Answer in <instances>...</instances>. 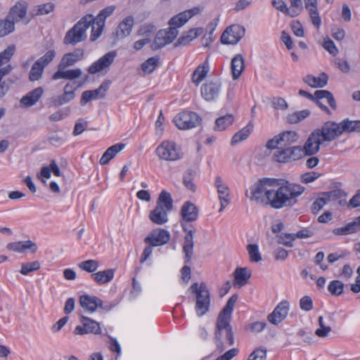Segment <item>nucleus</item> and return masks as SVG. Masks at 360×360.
I'll return each mask as SVG.
<instances>
[{
  "mask_svg": "<svg viewBox=\"0 0 360 360\" xmlns=\"http://www.w3.org/2000/svg\"><path fill=\"white\" fill-rule=\"evenodd\" d=\"M305 188L282 179L264 178L245 191L252 202L280 210L294 206Z\"/></svg>",
  "mask_w": 360,
  "mask_h": 360,
  "instance_id": "f257e3e1",
  "label": "nucleus"
},
{
  "mask_svg": "<svg viewBox=\"0 0 360 360\" xmlns=\"http://www.w3.org/2000/svg\"><path fill=\"white\" fill-rule=\"evenodd\" d=\"M237 299V295H233L217 319L214 340L217 350L220 353L234 344V335L230 321Z\"/></svg>",
  "mask_w": 360,
  "mask_h": 360,
  "instance_id": "f03ea898",
  "label": "nucleus"
},
{
  "mask_svg": "<svg viewBox=\"0 0 360 360\" xmlns=\"http://www.w3.org/2000/svg\"><path fill=\"white\" fill-rule=\"evenodd\" d=\"M173 210V200L169 193L162 191L157 200L156 207L150 212L148 218L155 224L162 225L168 220V212Z\"/></svg>",
  "mask_w": 360,
  "mask_h": 360,
  "instance_id": "7ed1b4c3",
  "label": "nucleus"
},
{
  "mask_svg": "<svg viewBox=\"0 0 360 360\" xmlns=\"http://www.w3.org/2000/svg\"><path fill=\"white\" fill-rule=\"evenodd\" d=\"M94 20V15L91 14L86 15L81 18L70 30H69L63 39V43L66 45H75L85 40L86 38V32L91 26Z\"/></svg>",
  "mask_w": 360,
  "mask_h": 360,
  "instance_id": "20e7f679",
  "label": "nucleus"
},
{
  "mask_svg": "<svg viewBox=\"0 0 360 360\" xmlns=\"http://www.w3.org/2000/svg\"><path fill=\"white\" fill-rule=\"evenodd\" d=\"M160 159L165 161H176L182 158L183 153L176 143L165 141L156 148Z\"/></svg>",
  "mask_w": 360,
  "mask_h": 360,
  "instance_id": "39448f33",
  "label": "nucleus"
},
{
  "mask_svg": "<svg viewBox=\"0 0 360 360\" xmlns=\"http://www.w3.org/2000/svg\"><path fill=\"white\" fill-rule=\"evenodd\" d=\"M79 303L85 311L90 314L95 312L98 308L108 311L113 307L112 304L104 303L99 297L89 295H81Z\"/></svg>",
  "mask_w": 360,
  "mask_h": 360,
  "instance_id": "423d86ee",
  "label": "nucleus"
},
{
  "mask_svg": "<svg viewBox=\"0 0 360 360\" xmlns=\"http://www.w3.org/2000/svg\"><path fill=\"white\" fill-rule=\"evenodd\" d=\"M115 10V6H109L102 9L97 16L94 17L92 24L91 34L90 36V40L91 41H96L102 34L105 19L110 16Z\"/></svg>",
  "mask_w": 360,
  "mask_h": 360,
  "instance_id": "0eeeda50",
  "label": "nucleus"
},
{
  "mask_svg": "<svg viewBox=\"0 0 360 360\" xmlns=\"http://www.w3.org/2000/svg\"><path fill=\"white\" fill-rule=\"evenodd\" d=\"M77 89V86L70 83H67L63 88V93L49 98L47 105L49 107L57 108L71 102L76 97Z\"/></svg>",
  "mask_w": 360,
  "mask_h": 360,
  "instance_id": "6e6552de",
  "label": "nucleus"
},
{
  "mask_svg": "<svg viewBox=\"0 0 360 360\" xmlns=\"http://www.w3.org/2000/svg\"><path fill=\"white\" fill-rule=\"evenodd\" d=\"M201 119L198 114L191 111H184L176 115L173 120L176 127L181 130H186L197 127Z\"/></svg>",
  "mask_w": 360,
  "mask_h": 360,
  "instance_id": "1a4fd4ad",
  "label": "nucleus"
},
{
  "mask_svg": "<svg viewBox=\"0 0 360 360\" xmlns=\"http://www.w3.org/2000/svg\"><path fill=\"white\" fill-rule=\"evenodd\" d=\"M323 142H330L340 136L342 132L340 123L332 121L325 122L321 129H316Z\"/></svg>",
  "mask_w": 360,
  "mask_h": 360,
  "instance_id": "9d476101",
  "label": "nucleus"
},
{
  "mask_svg": "<svg viewBox=\"0 0 360 360\" xmlns=\"http://www.w3.org/2000/svg\"><path fill=\"white\" fill-rule=\"evenodd\" d=\"M178 34V30H176L174 27L159 30L151 45L152 49L158 50L170 44L177 37Z\"/></svg>",
  "mask_w": 360,
  "mask_h": 360,
  "instance_id": "9b49d317",
  "label": "nucleus"
},
{
  "mask_svg": "<svg viewBox=\"0 0 360 360\" xmlns=\"http://www.w3.org/2000/svg\"><path fill=\"white\" fill-rule=\"evenodd\" d=\"M195 297L196 313L202 316L208 311L210 304V292L205 283H200V290Z\"/></svg>",
  "mask_w": 360,
  "mask_h": 360,
  "instance_id": "f8f14e48",
  "label": "nucleus"
},
{
  "mask_svg": "<svg viewBox=\"0 0 360 360\" xmlns=\"http://www.w3.org/2000/svg\"><path fill=\"white\" fill-rule=\"evenodd\" d=\"M244 27L233 25L228 27L221 36V41L224 44H236L245 35Z\"/></svg>",
  "mask_w": 360,
  "mask_h": 360,
  "instance_id": "ddd939ff",
  "label": "nucleus"
},
{
  "mask_svg": "<svg viewBox=\"0 0 360 360\" xmlns=\"http://www.w3.org/2000/svg\"><path fill=\"white\" fill-rule=\"evenodd\" d=\"M170 233L163 229H155L145 238L144 242L150 246L157 247L167 244L170 240Z\"/></svg>",
  "mask_w": 360,
  "mask_h": 360,
  "instance_id": "4468645a",
  "label": "nucleus"
},
{
  "mask_svg": "<svg viewBox=\"0 0 360 360\" xmlns=\"http://www.w3.org/2000/svg\"><path fill=\"white\" fill-rule=\"evenodd\" d=\"M214 186L217 190L218 197L220 201L219 212H222L231 202L230 189L219 176H216L214 179Z\"/></svg>",
  "mask_w": 360,
  "mask_h": 360,
  "instance_id": "2eb2a0df",
  "label": "nucleus"
},
{
  "mask_svg": "<svg viewBox=\"0 0 360 360\" xmlns=\"http://www.w3.org/2000/svg\"><path fill=\"white\" fill-rule=\"evenodd\" d=\"M290 309L289 302L283 300L267 316L268 321L275 326L281 323L288 316Z\"/></svg>",
  "mask_w": 360,
  "mask_h": 360,
  "instance_id": "dca6fc26",
  "label": "nucleus"
},
{
  "mask_svg": "<svg viewBox=\"0 0 360 360\" xmlns=\"http://www.w3.org/2000/svg\"><path fill=\"white\" fill-rule=\"evenodd\" d=\"M110 86V82H103L99 88L94 90L84 91L82 94L80 103L85 105L88 102L94 99L101 98L105 96Z\"/></svg>",
  "mask_w": 360,
  "mask_h": 360,
  "instance_id": "f3484780",
  "label": "nucleus"
},
{
  "mask_svg": "<svg viewBox=\"0 0 360 360\" xmlns=\"http://www.w3.org/2000/svg\"><path fill=\"white\" fill-rule=\"evenodd\" d=\"M221 84L219 81H210L202 84L201 95L207 101H214L220 94Z\"/></svg>",
  "mask_w": 360,
  "mask_h": 360,
  "instance_id": "a211bd4d",
  "label": "nucleus"
},
{
  "mask_svg": "<svg viewBox=\"0 0 360 360\" xmlns=\"http://www.w3.org/2000/svg\"><path fill=\"white\" fill-rule=\"evenodd\" d=\"M115 51H110L99 58L97 61L89 66L88 72L90 74H96L98 72L108 68L116 57Z\"/></svg>",
  "mask_w": 360,
  "mask_h": 360,
  "instance_id": "6ab92c4d",
  "label": "nucleus"
},
{
  "mask_svg": "<svg viewBox=\"0 0 360 360\" xmlns=\"http://www.w3.org/2000/svg\"><path fill=\"white\" fill-rule=\"evenodd\" d=\"M199 13L200 8L198 7H193V8L181 12L169 20V27H174L177 30V28L183 26L190 18Z\"/></svg>",
  "mask_w": 360,
  "mask_h": 360,
  "instance_id": "aec40b11",
  "label": "nucleus"
},
{
  "mask_svg": "<svg viewBox=\"0 0 360 360\" xmlns=\"http://www.w3.org/2000/svg\"><path fill=\"white\" fill-rule=\"evenodd\" d=\"M323 98L326 99L328 103L329 104L332 109H336L337 106L333 94L330 91L326 90L316 91V98L314 101H315L316 105L323 111H325L327 114L330 115L331 112L330 110L321 101V100Z\"/></svg>",
  "mask_w": 360,
  "mask_h": 360,
  "instance_id": "412c9836",
  "label": "nucleus"
},
{
  "mask_svg": "<svg viewBox=\"0 0 360 360\" xmlns=\"http://www.w3.org/2000/svg\"><path fill=\"white\" fill-rule=\"evenodd\" d=\"M323 143L319 132L314 131L304 143L303 151L307 155H312L317 153L320 150V145Z\"/></svg>",
  "mask_w": 360,
  "mask_h": 360,
  "instance_id": "4be33fe9",
  "label": "nucleus"
},
{
  "mask_svg": "<svg viewBox=\"0 0 360 360\" xmlns=\"http://www.w3.org/2000/svg\"><path fill=\"white\" fill-rule=\"evenodd\" d=\"M27 4L26 2H17L12 6L6 17L15 26V22L23 20L27 14Z\"/></svg>",
  "mask_w": 360,
  "mask_h": 360,
  "instance_id": "5701e85b",
  "label": "nucleus"
},
{
  "mask_svg": "<svg viewBox=\"0 0 360 360\" xmlns=\"http://www.w3.org/2000/svg\"><path fill=\"white\" fill-rule=\"evenodd\" d=\"M342 192L340 190H333L328 193H323L322 196L318 198L311 205V210L314 214L319 212L331 198L341 197Z\"/></svg>",
  "mask_w": 360,
  "mask_h": 360,
  "instance_id": "b1692460",
  "label": "nucleus"
},
{
  "mask_svg": "<svg viewBox=\"0 0 360 360\" xmlns=\"http://www.w3.org/2000/svg\"><path fill=\"white\" fill-rule=\"evenodd\" d=\"M134 25V19L129 15L124 18L117 25L115 35L117 39H124L128 37Z\"/></svg>",
  "mask_w": 360,
  "mask_h": 360,
  "instance_id": "393cba45",
  "label": "nucleus"
},
{
  "mask_svg": "<svg viewBox=\"0 0 360 360\" xmlns=\"http://www.w3.org/2000/svg\"><path fill=\"white\" fill-rule=\"evenodd\" d=\"M6 248L10 251L18 253H22L27 250H30L32 253H35L38 249L37 244L30 240L9 243L6 245Z\"/></svg>",
  "mask_w": 360,
  "mask_h": 360,
  "instance_id": "a878e982",
  "label": "nucleus"
},
{
  "mask_svg": "<svg viewBox=\"0 0 360 360\" xmlns=\"http://www.w3.org/2000/svg\"><path fill=\"white\" fill-rule=\"evenodd\" d=\"M44 90L41 86H39L32 91L28 92L20 100L22 106L29 108L34 105L44 94Z\"/></svg>",
  "mask_w": 360,
  "mask_h": 360,
  "instance_id": "bb28decb",
  "label": "nucleus"
},
{
  "mask_svg": "<svg viewBox=\"0 0 360 360\" xmlns=\"http://www.w3.org/2000/svg\"><path fill=\"white\" fill-rule=\"evenodd\" d=\"M180 214L181 221H184V222H192L197 220L198 210L193 203L187 201L181 207Z\"/></svg>",
  "mask_w": 360,
  "mask_h": 360,
  "instance_id": "cd10ccee",
  "label": "nucleus"
},
{
  "mask_svg": "<svg viewBox=\"0 0 360 360\" xmlns=\"http://www.w3.org/2000/svg\"><path fill=\"white\" fill-rule=\"evenodd\" d=\"M84 56V50L78 49L73 52L65 53L61 58L58 66L62 68L74 65L77 61L82 59Z\"/></svg>",
  "mask_w": 360,
  "mask_h": 360,
  "instance_id": "c85d7f7f",
  "label": "nucleus"
},
{
  "mask_svg": "<svg viewBox=\"0 0 360 360\" xmlns=\"http://www.w3.org/2000/svg\"><path fill=\"white\" fill-rule=\"evenodd\" d=\"M233 286L240 288L248 283L252 276V271L247 267H238L234 271Z\"/></svg>",
  "mask_w": 360,
  "mask_h": 360,
  "instance_id": "c756f323",
  "label": "nucleus"
},
{
  "mask_svg": "<svg viewBox=\"0 0 360 360\" xmlns=\"http://www.w3.org/2000/svg\"><path fill=\"white\" fill-rule=\"evenodd\" d=\"M82 74V71L79 68L73 70H66L58 66V70L53 74L52 78L54 80L64 79H75L79 78Z\"/></svg>",
  "mask_w": 360,
  "mask_h": 360,
  "instance_id": "7c9ffc66",
  "label": "nucleus"
},
{
  "mask_svg": "<svg viewBox=\"0 0 360 360\" xmlns=\"http://www.w3.org/2000/svg\"><path fill=\"white\" fill-rule=\"evenodd\" d=\"M125 148V144L119 143L109 147L100 159V164L104 165L108 164L117 153Z\"/></svg>",
  "mask_w": 360,
  "mask_h": 360,
  "instance_id": "2f4dec72",
  "label": "nucleus"
},
{
  "mask_svg": "<svg viewBox=\"0 0 360 360\" xmlns=\"http://www.w3.org/2000/svg\"><path fill=\"white\" fill-rule=\"evenodd\" d=\"M194 235L189 231L188 234H185L184 237V244L182 247L183 252L185 255V262L188 263L191 262L193 255L194 249Z\"/></svg>",
  "mask_w": 360,
  "mask_h": 360,
  "instance_id": "473e14b6",
  "label": "nucleus"
},
{
  "mask_svg": "<svg viewBox=\"0 0 360 360\" xmlns=\"http://www.w3.org/2000/svg\"><path fill=\"white\" fill-rule=\"evenodd\" d=\"M245 68L244 58L241 54L236 55L231 60V73L234 80L238 79Z\"/></svg>",
  "mask_w": 360,
  "mask_h": 360,
  "instance_id": "72a5a7b5",
  "label": "nucleus"
},
{
  "mask_svg": "<svg viewBox=\"0 0 360 360\" xmlns=\"http://www.w3.org/2000/svg\"><path fill=\"white\" fill-rule=\"evenodd\" d=\"M115 275V269H108L104 271H100L91 274L92 279L99 285H103L110 282Z\"/></svg>",
  "mask_w": 360,
  "mask_h": 360,
  "instance_id": "f704fd0d",
  "label": "nucleus"
},
{
  "mask_svg": "<svg viewBox=\"0 0 360 360\" xmlns=\"http://www.w3.org/2000/svg\"><path fill=\"white\" fill-rule=\"evenodd\" d=\"M203 32L202 28H193L191 29L188 32L184 33L182 36H181L176 44L175 46H186L191 41L200 35Z\"/></svg>",
  "mask_w": 360,
  "mask_h": 360,
  "instance_id": "c9c22d12",
  "label": "nucleus"
},
{
  "mask_svg": "<svg viewBox=\"0 0 360 360\" xmlns=\"http://www.w3.org/2000/svg\"><path fill=\"white\" fill-rule=\"evenodd\" d=\"M328 79V75L323 72L319 77L312 75H307L304 79V82L313 88H322L327 84Z\"/></svg>",
  "mask_w": 360,
  "mask_h": 360,
  "instance_id": "e433bc0d",
  "label": "nucleus"
},
{
  "mask_svg": "<svg viewBox=\"0 0 360 360\" xmlns=\"http://www.w3.org/2000/svg\"><path fill=\"white\" fill-rule=\"evenodd\" d=\"M279 141L281 143V148H288L298 141L299 135L295 131H287L280 134Z\"/></svg>",
  "mask_w": 360,
  "mask_h": 360,
  "instance_id": "4c0bfd02",
  "label": "nucleus"
},
{
  "mask_svg": "<svg viewBox=\"0 0 360 360\" xmlns=\"http://www.w3.org/2000/svg\"><path fill=\"white\" fill-rule=\"evenodd\" d=\"M209 71V63L205 60L202 65L197 67L193 73L192 79L197 86L205 78Z\"/></svg>",
  "mask_w": 360,
  "mask_h": 360,
  "instance_id": "58836bf2",
  "label": "nucleus"
},
{
  "mask_svg": "<svg viewBox=\"0 0 360 360\" xmlns=\"http://www.w3.org/2000/svg\"><path fill=\"white\" fill-rule=\"evenodd\" d=\"M81 323L84 325L88 333L98 335L101 333L100 323L89 317L82 316Z\"/></svg>",
  "mask_w": 360,
  "mask_h": 360,
  "instance_id": "ea45409f",
  "label": "nucleus"
},
{
  "mask_svg": "<svg viewBox=\"0 0 360 360\" xmlns=\"http://www.w3.org/2000/svg\"><path fill=\"white\" fill-rule=\"evenodd\" d=\"M253 127L252 122H250L245 127L236 133L232 137L231 144L233 145L246 139L252 131Z\"/></svg>",
  "mask_w": 360,
  "mask_h": 360,
  "instance_id": "a19ab883",
  "label": "nucleus"
},
{
  "mask_svg": "<svg viewBox=\"0 0 360 360\" xmlns=\"http://www.w3.org/2000/svg\"><path fill=\"white\" fill-rule=\"evenodd\" d=\"M234 121V117L232 114H227L217 118L215 121V126L214 129L215 131H224L228 127L231 126Z\"/></svg>",
  "mask_w": 360,
  "mask_h": 360,
  "instance_id": "79ce46f5",
  "label": "nucleus"
},
{
  "mask_svg": "<svg viewBox=\"0 0 360 360\" xmlns=\"http://www.w3.org/2000/svg\"><path fill=\"white\" fill-rule=\"evenodd\" d=\"M195 171L193 169H187L183 176V184L186 186V188L192 192H195L196 190V186L193 184V180L195 176Z\"/></svg>",
  "mask_w": 360,
  "mask_h": 360,
  "instance_id": "37998d69",
  "label": "nucleus"
},
{
  "mask_svg": "<svg viewBox=\"0 0 360 360\" xmlns=\"http://www.w3.org/2000/svg\"><path fill=\"white\" fill-rule=\"evenodd\" d=\"M310 115L309 110L296 111L287 116V122L290 124H297L307 118Z\"/></svg>",
  "mask_w": 360,
  "mask_h": 360,
  "instance_id": "c03bdc74",
  "label": "nucleus"
},
{
  "mask_svg": "<svg viewBox=\"0 0 360 360\" xmlns=\"http://www.w3.org/2000/svg\"><path fill=\"white\" fill-rule=\"evenodd\" d=\"M342 128V132H360V120H345L340 122Z\"/></svg>",
  "mask_w": 360,
  "mask_h": 360,
  "instance_id": "a18cd8bd",
  "label": "nucleus"
},
{
  "mask_svg": "<svg viewBox=\"0 0 360 360\" xmlns=\"http://www.w3.org/2000/svg\"><path fill=\"white\" fill-rule=\"evenodd\" d=\"M272 6L276 9L291 17L297 16L300 13L299 11H297L294 8L290 11V9L287 7L285 3L282 0H273Z\"/></svg>",
  "mask_w": 360,
  "mask_h": 360,
  "instance_id": "49530a36",
  "label": "nucleus"
},
{
  "mask_svg": "<svg viewBox=\"0 0 360 360\" xmlns=\"http://www.w3.org/2000/svg\"><path fill=\"white\" fill-rule=\"evenodd\" d=\"M319 328L315 330V335L321 338H326L329 335L332 328L330 326H326L324 323L323 316H320L318 318Z\"/></svg>",
  "mask_w": 360,
  "mask_h": 360,
  "instance_id": "de8ad7c7",
  "label": "nucleus"
},
{
  "mask_svg": "<svg viewBox=\"0 0 360 360\" xmlns=\"http://www.w3.org/2000/svg\"><path fill=\"white\" fill-rule=\"evenodd\" d=\"M41 267L40 263L38 261L32 262H26L21 264V269L20 273L22 275H28L32 271H37Z\"/></svg>",
  "mask_w": 360,
  "mask_h": 360,
  "instance_id": "09e8293b",
  "label": "nucleus"
},
{
  "mask_svg": "<svg viewBox=\"0 0 360 360\" xmlns=\"http://www.w3.org/2000/svg\"><path fill=\"white\" fill-rule=\"evenodd\" d=\"M79 267L89 273L96 271L99 266V262L95 259H88L78 264Z\"/></svg>",
  "mask_w": 360,
  "mask_h": 360,
  "instance_id": "8fccbe9b",
  "label": "nucleus"
},
{
  "mask_svg": "<svg viewBox=\"0 0 360 360\" xmlns=\"http://www.w3.org/2000/svg\"><path fill=\"white\" fill-rule=\"evenodd\" d=\"M158 65V58L155 57H151L149 58L141 65V68L144 73L150 74L156 69Z\"/></svg>",
  "mask_w": 360,
  "mask_h": 360,
  "instance_id": "3c124183",
  "label": "nucleus"
},
{
  "mask_svg": "<svg viewBox=\"0 0 360 360\" xmlns=\"http://www.w3.org/2000/svg\"><path fill=\"white\" fill-rule=\"evenodd\" d=\"M288 148H281L274 153V158L275 161L281 163H285L290 162Z\"/></svg>",
  "mask_w": 360,
  "mask_h": 360,
  "instance_id": "603ef678",
  "label": "nucleus"
},
{
  "mask_svg": "<svg viewBox=\"0 0 360 360\" xmlns=\"http://www.w3.org/2000/svg\"><path fill=\"white\" fill-rule=\"evenodd\" d=\"M247 250L250 256V259L252 262H259L262 260L261 255L259 252L258 245L256 244H249L247 246Z\"/></svg>",
  "mask_w": 360,
  "mask_h": 360,
  "instance_id": "864d4df0",
  "label": "nucleus"
},
{
  "mask_svg": "<svg viewBox=\"0 0 360 360\" xmlns=\"http://www.w3.org/2000/svg\"><path fill=\"white\" fill-rule=\"evenodd\" d=\"M344 283L339 281V280H335L331 281L328 286V291L333 295H340L342 293L343 289H344Z\"/></svg>",
  "mask_w": 360,
  "mask_h": 360,
  "instance_id": "5fc2aeb1",
  "label": "nucleus"
},
{
  "mask_svg": "<svg viewBox=\"0 0 360 360\" xmlns=\"http://www.w3.org/2000/svg\"><path fill=\"white\" fill-rule=\"evenodd\" d=\"M267 349L264 347L255 349L249 355L248 360H266Z\"/></svg>",
  "mask_w": 360,
  "mask_h": 360,
  "instance_id": "6e6d98bb",
  "label": "nucleus"
},
{
  "mask_svg": "<svg viewBox=\"0 0 360 360\" xmlns=\"http://www.w3.org/2000/svg\"><path fill=\"white\" fill-rule=\"evenodd\" d=\"M355 224H353L352 222L347 224L346 226L336 228L333 230V233L337 236H345L348 234H351L356 232L355 229Z\"/></svg>",
  "mask_w": 360,
  "mask_h": 360,
  "instance_id": "4d7b16f0",
  "label": "nucleus"
},
{
  "mask_svg": "<svg viewBox=\"0 0 360 360\" xmlns=\"http://www.w3.org/2000/svg\"><path fill=\"white\" fill-rule=\"evenodd\" d=\"M44 68L39 63L35 62L30 72V79L32 82L39 80L41 77Z\"/></svg>",
  "mask_w": 360,
  "mask_h": 360,
  "instance_id": "13d9d810",
  "label": "nucleus"
},
{
  "mask_svg": "<svg viewBox=\"0 0 360 360\" xmlns=\"http://www.w3.org/2000/svg\"><path fill=\"white\" fill-rule=\"evenodd\" d=\"M14 30L15 27L11 21L10 22L6 18L4 20H0V37L13 32Z\"/></svg>",
  "mask_w": 360,
  "mask_h": 360,
  "instance_id": "bf43d9fd",
  "label": "nucleus"
},
{
  "mask_svg": "<svg viewBox=\"0 0 360 360\" xmlns=\"http://www.w3.org/2000/svg\"><path fill=\"white\" fill-rule=\"evenodd\" d=\"M277 238L278 244H282L287 247H292V242L295 240L296 236L293 233H282L278 236Z\"/></svg>",
  "mask_w": 360,
  "mask_h": 360,
  "instance_id": "052dcab7",
  "label": "nucleus"
},
{
  "mask_svg": "<svg viewBox=\"0 0 360 360\" xmlns=\"http://www.w3.org/2000/svg\"><path fill=\"white\" fill-rule=\"evenodd\" d=\"M15 51L14 45L8 46L4 51L0 53V60L3 64L8 63L13 56Z\"/></svg>",
  "mask_w": 360,
  "mask_h": 360,
  "instance_id": "680f3d73",
  "label": "nucleus"
},
{
  "mask_svg": "<svg viewBox=\"0 0 360 360\" xmlns=\"http://www.w3.org/2000/svg\"><path fill=\"white\" fill-rule=\"evenodd\" d=\"M290 162L299 160L303 154V148L302 146L288 147Z\"/></svg>",
  "mask_w": 360,
  "mask_h": 360,
  "instance_id": "e2e57ef3",
  "label": "nucleus"
},
{
  "mask_svg": "<svg viewBox=\"0 0 360 360\" xmlns=\"http://www.w3.org/2000/svg\"><path fill=\"white\" fill-rule=\"evenodd\" d=\"M70 109L65 108L64 110H60L52 113L49 119L51 122H58L63 120L65 117H67L69 114Z\"/></svg>",
  "mask_w": 360,
  "mask_h": 360,
  "instance_id": "0e129e2a",
  "label": "nucleus"
},
{
  "mask_svg": "<svg viewBox=\"0 0 360 360\" xmlns=\"http://www.w3.org/2000/svg\"><path fill=\"white\" fill-rule=\"evenodd\" d=\"M56 53L53 50L47 51L44 56L39 58L36 62L45 68L55 57Z\"/></svg>",
  "mask_w": 360,
  "mask_h": 360,
  "instance_id": "69168bd1",
  "label": "nucleus"
},
{
  "mask_svg": "<svg viewBox=\"0 0 360 360\" xmlns=\"http://www.w3.org/2000/svg\"><path fill=\"white\" fill-rule=\"evenodd\" d=\"M272 106L276 110H286L288 105L285 100L281 97H275L271 101Z\"/></svg>",
  "mask_w": 360,
  "mask_h": 360,
  "instance_id": "338daca9",
  "label": "nucleus"
},
{
  "mask_svg": "<svg viewBox=\"0 0 360 360\" xmlns=\"http://www.w3.org/2000/svg\"><path fill=\"white\" fill-rule=\"evenodd\" d=\"M300 307L302 310L309 311L313 309V301L309 296H304L300 300Z\"/></svg>",
  "mask_w": 360,
  "mask_h": 360,
  "instance_id": "774afa93",
  "label": "nucleus"
}]
</instances>
